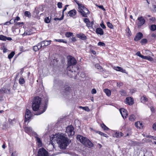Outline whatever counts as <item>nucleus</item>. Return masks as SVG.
I'll use <instances>...</instances> for the list:
<instances>
[{"label": "nucleus", "mask_w": 156, "mask_h": 156, "mask_svg": "<svg viewBox=\"0 0 156 156\" xmlns=\"http://www.w3.org/2000/svg\"><path fill=\"white\" fill-rule=\"evenodd\" d=\"M98 45L99 46H104L105 45V44L102 42H99L98 44Z\"/></svg>", "instance_id": "37998d69"}, {"label": "nucleus", "mask_w": 156, "mask_h": 156, "mask_svg": "<svg viewBox=\"0 0 156 156\" xmlns=\"http://www.w3.org/2000/svg\"><path fill=\"white\" fill-rule=\"evenodd\" d=\"M16 155H17V154L16 152H13L11 154L12 156H16Z\"/></svg>", "instance_id": "69168bd1"}, {"label": "nucleus", "mask_w": 156, "mask_h": 156, "mask_svg": "<svg viewBox=\"0 0 156 156\" xmlns=\"http://www.w3.org/2000/svg\"><path fill=\"white\" fill-rule=\"evenodd\" d=\"M123 136V134L122 132H119L117 133V136L119 137H121Z\"/></svg>", "instance_id": "49530a36"}, {"label": "nucleus", "mask_w": 156, "mask_h": 156, "mask_svg": "<svg viewBox=\"0 0 156 156\" xmlns=\"http://www.w3.org/2000/svg\"><path fill=\"white\" fill-rule=\"evenodd\" d=\"M150 29L152 31H154L156 30V25L154 24L152 25L151 26Z\"/></svg>", "instance_id": "bb28decb"}, {"label": "nucleus", "mask_w": 156, "mask_h": 156, "mask_svg": "<svg viewBox=\"0 0 156 156\" xmlns=\"http://www.w3.org/2000/svg\"><path fill=\"white\" fill-rule=\"evenodd\" d=\"M95 67L99 70H101L102 69L100 65L98 64H97L95 65Z\"/></svg>", "instance_id": "e433bc0d"}, {"label": "nucleus", "mask_w": 156, "mask_h": 156, "mask_svg": "<svg viewBox=\"0 0 156 156\" xmlns=\"http://www.w3.org/2000/svg\"><path fill=\"white\" fill-rule=\"evenodd\" d=\"M114 69L117 71L121 72L123 73L127 74V73L126 72V70L121 67L117 66L115 67V68Z\"/></svg>", "instance_id": "f3484780"}, {"label": "nucleus", "mask_w": 156, "mask_h": 156, "mask_svg": "<svg viewBox=\"0 0 156 156\" xmlns=\"http://www.w3.org/2000/svg\"><path fill=\"white\" fill-rule=\"evenodd\" d=\"M101 126L102 128L105 130H107L109 129L108 128L104 123L101 124Z\"/></svg>", "instance_id": "7c9ffc66"}, {"label": "nucleus", "mask_w": 156, "mask_h": 156, "mask_svg": "<svg viewBox=\"0 0 156 156\" xmlns=\"http://www.w3.org/2000/svg\"><path fill=\"white\" fill-rule=\"evenodd\" d=\"M55 41L57 42H63L65 43H66L67 42L64 41L63 39H55Z\"/></svg>", "instance_id": "72a5a7b5"}, {"label": "nucleus", "mask_w": 156, "mask_h": 156, "mask_svg": "<svg viewBox=\"0 0 156 156\" xmlns=\"http://www.w3.org/2000/svg\"><path fill=\"white\" fill-rule=\"evenodd\" d=\"M15 54V52L14 51L12 52L8 56V58L9 59H10L12 58Z\"/></svg>", "instance_id": "cd10ccee"}, {"label": "nucleus", "mask_w": 156, "mask_h": 156, "mask_svg": "<svg viewBox=\"0 0 156 156\" xmlns=\"http://www.w3.org/2000/svg\"><path fill=\"white\" fill-rule=\"evenodd\" d=\"M136 55L140 57V56L141 55L139 51H138L136 53Z\"/></svg>", "instance_id": "774afa93"}, {"label": "nucleus", "mask_w": 156, "mask_h": 156, "mask_svg": "<svg viewBox=\"0 0 156 156\" xmlns=\"http://www.w3.org/2000/svg\"><path fill=\"white\" fill-rule=\"evenodd\" d=\"M42 43H41V41L40 43H38L37 44V45H36L37 46V48H38L39 50L41 48V47H42Z\"/></svg>", "instance_id": "79ce46f5"}, {"label": "nucleus", "mask_w": 156, "mask_h": 156, "mask_svg": "<svg viewBox=\"0 0 156 156\" xmlns=\"http://www.w3.org/2000/svg\"><path fill=\"white\" fill-rule=\"evenodd\" d=\"M83 109L87 112L90 111V109L87 107H84L83 108Z\"/></svg>", "instance_id": "864d4df0"}, {"label": "nucleus", "mask_w": 156, "mask_h": 156, "mask_svg": "<svg viewBox=\"0 0 156 156\" xmlns=\"http://www.w3.org/2000/svg\"><path fill=\"white\" fill-rule=\"evenodd\" d=\"M69 6V5H66L65 6V8L63 9V11H62V14H63L64 15V12L67 9V7L68 6Z\"/></svg>", "instance_id": "13d9d810"}, {"label": "nucleus", "mask_w": 156, "mask_h": 156, "mask_svg": "<svg viewBox=\"0 0 156 156\" xmlns=\"http://www.w3.org/2000/svg\"><path fill=\"white\" fill-rule=\"evenodd\" d=\"M153 129L154 130H156V124L154 123L153 125Z\"/></svg>", "instance_id": "680f3d73"}, {"label": "nucleus", "mask_w": 156, "mask_h": 156, "mask_svg": "<svg viewBox=\"0 0 156 156\" xmlns=\"http://www.w3.org/2000/svg\"><path fill=\"white\" fill-rule=\"evenodd\" d=\"M46 109V106H44V107L43 110L41 112H39L38 114H36V115H40L41 114L43 113L45 111Z\"/></svg>", "instance_id": "a19ab883"}, {"label": "nucleus", "mask_w": 156, "mask_h": 156, "mask_svg": "<svg viewBox=\"0 0 156 156\" xmlns=\"http://www.w3.org/2000/svg\"><path fill=\"white\" fill-rule=\"evenodd\" d=\"M96 32L97 34H99L101 35H102L104 34V32L102 29L100 28H97Z\"/></svg>", "instance_id": "a211bd4d"}, {"label": "nucleus", "mask_w": 156, "mask_h": 156, "mask_svg": "<svg viewBox=\"0 0 156 156\" xmlns=\"http://www.w3.org/2000/svg\"><path fill=\"white\" fill-rule=\"evenodd\" d=\"M80 77L81 78H84L85 77V73L83 72H82L80 74Z\"/></svg>", "instance_id": "603ef678"}, {"label": "nucleus", "mask_w": 156, "mask_h": 156, "mask_svg": "<svg viewBox=\"0 0 156 156\" xmlns=\"http://www.w3.org/2000/svg\"><path fill=\"white\" fill-rule=\"evenodd\" d=\"M138 22L137 23L138 26L140 27L143 25L145 23V20L142 16L139 17L138 18Z\"/></svg>", "instance_id": "1a4fd4ad"}, {"label": "nucleus", "mask_w": 156, "mask_h": 156, "mask_svg": "<svg viewBox=\"0 0 156 156\" xmlns=\"http://www.w3.org/2000/svg\"><path fill=\"white\" fill-rule=\"evenodd\" d=\"M73 35V33L70 32H67L65 34L66 36L68 37H69L71 36H72Z\"/></svg>", "instance_id": "a878e982"}, {"label": "nucleus", "mask_w": 156, "mask_h": 156, "mask_svg": "<svg viewBox=\"0 0 156 156\" xmlns=\"http://www.w3.org/2000/svg\"><path fill=\"white\" fill-rule=\"evenodd\" d=\"M75 1L78 6L79 12L81 13L83 16L87 17V15L89 13V11L88 9L84 7L82 4H80L79 3V1L76 0H75Z\"/></svg>", "instance_id": "20e7f679"}, {"label": "nucleus", "mask_w": 156, "mask_h": 156, "mask_svg": "<svg viewBox=\"0 0 156 156\" xmlns=\"http://www.w3.org/2000/svg\"><path fill=\"white\" fill-rule=\"evenodd\" d=\"M48 151L44 148H41L39 149L37 156H48Z\"/></svg>", "instance_id": "39448f33"}, {"label": "nucleus", "mask_w": 156, "mask_h": 156, "mask_svg": "<svg viewBox=\"0 0 156 156\" xmlns=\"http://www.w3.org/2000/svg\"><path fill=\"white\" fill-rule=\"evenodd\" d=\"M119 110L122 117L123 118H124V117L126 118V116L128 115V114L126 110L123 108L120 109Z\"/></svg>", "instance_id": "9d476101"}, {"label": "nucleus", "mask_w": 156, "mask_h": 156, "mask_svg": "<svg viewBox=\"0 0 156 156\" xmlns=\"http://www.w3.org/2000/svg\"><path fill=\"white\" fill-rule=\"evenodd\" d=\"M126 33H127V34L128 36H129L131 35V32L129 27H128L126 29Z\"/></svg>", "instance_id": "2f4dec72"}, {"label": "nucleus", "mask_w": 156, "mask_h": 156, "mask_svg": "<svg viewBox=\"0 0 156 156\" xmlns=\"http://www.w3.org/2000/svg\"><path fill=\"white\" fill-rule=\"evenodd\" d=\"M1 92L2 93H5L10 94V89L5 88H2V89L1 90Z\"/></svg>", "instance_id": "4be33fe9"}, {"label": "nucleus", "mask_w": 156, "mask_h": 156, "mask_svg": "<svg viewBox=\"0 0 156 156\" xmlns=\"http://www.w3.org/2000/svg\"><path fill=\"white\" fill-rule=\"evenodd\" d=\"M62 2H58L57 4L58 7L59 8H61L62 7Z\"/></svg>", "instance_id": "8fccbe9b"}, {"label": "nucleus", "mask_w": 156, "mask_h": 156, "mask_svg": "<svg viewBox=\"0 0 156 156\" xmlns=\"http://www.w3.org/2000/svg\"><path fill=\"white\" fill-rule=\"evenodd\" d=\"M74 128L72 126H68L66 128V132L68 136H71L74 135Z\"/></svg>", "instance_id": "423d86ee"}, {"label": "nucleus", "mask_w": 156, "mask_h": 156, "mask_svg": "<svg viewBox=\"0 0 156 156\" xmlns=\"http://www.w3.org/2000/svg\"><path fill=\"white\" fill-rule=\"evenodd\" d=\"M123 85V83L122 82H117V86L119 87Z\"/></svg>", "instance_id": "de8ad7c7"}, {"label": "nucleus", "mask_w": 156, "mask_h": 156, "mask_svg": "<svg viewBox=\"0 0 156 156\" xmlns=\"http://www.w3.org/2000/svg\"><path fill=\"white\" fill-rule=\"evenodd\" d=\"M51 143L53 145V142H56L58 144L60 148L65 149L69 144L68 139L63 134H58L53 135L50 137Z\"/></svg>", "instance_id": "f257e3e1"}, {"label": "nucleus", "mask_w": 156, "mask_h": 156, "mask_svg": "<svg viewBox=\"0 0 156 156\" xmlns=\"http://www.w3.org/2000/svg\"><path fill=\"white\" fill-rule=\"evenodd\" d=\"M64 17V15L63 14H62V16L61 17L59 18H55L54 19V20L55 21L58 20H62L63 19Z\"/></svg>", "instance_id": "ea45409f"}, {"label": "nucleus", "mask_w": 156, "mask_h": 156, "mask_svg": "<svg viewBox=\"0 0 156 156\" xmlns=\"http://www.w3.org/2000/svg\"><path fill=\"white\" fill-rule=\"evenodd\" d=\"M147 137H149L153 139L154 140H156V137L152 136L151 135H148L146 136Z\"/></svg>", "instance_id": "09e8293b"}, {"label": "nucleus", "mask_w": 156, "mask_h": 156, "mask_svg": "<svg viewBox=\"0 0 156 156\" xmlns=\"http://www.w3.org/2000/svg\"><path fill=\"white\" fill-rule=\"evenodd\" d=\"M72 41H76V37H73L72 38Z\"/></svg>", "instance_id": "e2e57ef3"}, {"label": "nucleus", "mask_w": 156, "mask_h": 156, "mask_svg": "<svg viewBox=\"0 0 156 156\" xmlns=\"http://www.w3.org/2000/svg\"><path fill=\"white\" fill-rule=\"evenodd\" d=\"M135 119L136 117L134 115L132 114L129 115V119L130 121H135Z\"/></svg>", "instance_id": "393cba45"}, {"label": "nucleus", "mask_w": 156, "mask_h": 156, "mask_svg": "<svg viewBox=\"0 0 156 156\" xmlns=\"http://www.w3.org/2000/svg\"><path fill=\"white\" fill-rule=\"evenodd\" d=\"M152 7L153 8V10L156 12V5H153Z\"/></svg>", "instance_id": "0e129e2a"}, {"label": "nucleus", "mask_w": 156, "mask_h": 156, "mask_svg": "<svg viewBox=\"0 0 156 156\" xmlns=\"http://www.w3.org/2000/svg\"><path fill=\"white\" fill-rule=\"evenodd\" d=\"M70 17H73L76 14V10L73 9L69 11L68 13Z\"/></svg>", "instance_id": "dca6fc26"}, {"label": "nucleus", "mask_w": 156, "mask_h": 156, "mask_svg": "<svg viewBox=\"0 0 156 156\" xmlns=\"http://www.w3.org/2000/svg\"><path fill=\"white\" fill-rule=\"evenodd\" d=\"M24 14L25 16L28 17L30 16H31L30 12L29 11H25L24 12Z\"/></svg>", "instance_id": "4c0bfd02"}, {"label": "nucleus", "mask_w": 156, "mask_h": 156, "mask_svg": "<svg viewBox=\"0 0 156 156\" xmlns=\"http://www.w3.org/2000/svg\"><path fill=\"white\" fill-rule=\"evenodd\" d=\"M19 82L20 84H23L25 83V80L24 78L23 77H21L19 80Z\"/></svg>", "instance_id": "c85d7f7f"}, {"label": "nucleus", "mask_w": 156, "mask_h": 156, "mask_svg": "<svg viewBox=\"0 0 156 156\" xmlns=\"http://www.w3.org/2000/svg\"><path fill=\"white\" fill-rule=\"evenodd\" d=\"M40 105L33 103L32 108L34 111H37L39 110Z\"/></svg>", "instance_id": "4468645a"}, {"label": "nucleus", "mask_w": 156, "mask_h": 156, "mask_svg": "<svg viewBox=\"0 0 156 156\" xmlns=\"http://www.w3.org/2000/svg\"><path fill=\"white\" fill-rule=\"evenodd\" d=\"M31 116V112L28 109H27L26 110L25 122L29 120L30 119Z\"/></svg>", "instance_id": "0eeeda50"}, {"label": "nucleus", "mask_w": 156, "mask_h": 156, "mask_svg": "<svg viewBox=\"0 0 156 156\" xmlns=\"http://www.w3.org/2000/svg\"><path fill=\"white\" fill-rule=\"evenodd\" d=\"M76 37L81 39L82 40H85L87 39V37L84 34L82 33H80L79 34H77L76 35Z\"/></svg>", "instance_id": "ddd939ff"}, {"label": "nucleus", "mask_w": 156, "mask_h": 156, "mask_svg": "<svg viewBox=\"0 0 156 156\" xmlns=\"http://www.w3.org/2000/svg\"><path fill=\"white\" fill-rule=\"evenodd\" d=\"M120 94L122 96H125L126 95V92L124 90H121L119 91Z\"/></svg>", "instance_id": "473e14b6"}, {"label": "nucleus", "mask_w": 156, "mask_h": 156, "mask_svg": "<svg viewBox=\"0 0 156 156\" xmlns=\"http://www.w3.org/2000/svg\"><path fill=\"white\" fill-rule=\"evenodd\" d=\"M51 41H41L42 44H44L45 46H47L50 44Z\"/></svg>", "instance_id": "412c9836"}, {"label": "nucleus", "mask_w": 156, "mask_h": 156, "mask_svg": "<svg viewBox=\"0 0 156 156\" xmlns=\"http://www.w3.org/2000/svg\"><path fill=\"white\" fill-rule=\"evenodd\" d=\"M24 130L27 133H31L32 132V129L30 127H26L24 128Z\"/></svg>", "instance_id": "aec40b11"}, {"label": "nucleus", "mask_w": 156, "mask_h": 156, "mask_svg": "<svg viewBox=\"0 0 156 156\" xmlns=\"http://www.w3.org/2000/svg\"><path fill=\"white\" fill-rule=\"evenodd\" d=\"M135 125L136 127L137 128L140 129L143 127V124L140 121L135 122Z\"/></svg>", "instance_id": "6ab92c4d"}, {"label": "nucleus", "mask_w": 156, "mask_h": 156, "mask_svg": "<svg viewBox=\"0 0 156 156\" xmlns=\"http://www.w3.org/2000/svg\"><path fill=\"white\" fill-rule=\"evenodd\" d=\"M97 91L95 89H93L91 90V93L92 94H95L96 93Z\"/></svg>", "instance_id": "6e6d98bb"}, {"label": "nucleus", "mask_w": 156, "mask_h": 156, "mask_svg": "<svg viewBox=\"0 0 156 156\" xmlns=\"http://www.w3.org/2000/svg\"><path fill=\"white\" fill-rule=\"evenodd\" d=\"M68 62V67H67V69L69 70L68 73H71L72 74H71V77L73 76V74L75 72V71H72L70 69V66H72L75 65L76 63V59L73 57L71 56H69L67 57Z\"/></svg>", "instance_id": "f03ea898"}, {"label": "nucleus", "mask_w": 156, "mask_h": 156, "mask_svg": "<svg viewBox=\"0 0 156 156\" xmlns=\"http://www.w3.org/2000/svg\"><path fill=\"white\" fill-rule=\"evenodd\" d=\"M104 91L106 93V94L108 96H110L111 94L110 90L108 89H105L104 90Z\"/></svg>", "instance_id": "b1692460"}, {"label": "nucleus", "mask_w": 156, "mask_h": 156, "mask_svg": "<svg viewBox=\"0 0 156 156\" xmlns=\"http://www.w3.org/2000/svg\"><path fill=\"white\" fill-rule=\"evenodd\" d=\"M145 59H147L149 61H152L153 60V58L150 56H145Z\"/></svg>", "instance_id": "c9c22d12"}, {"label": "nucleus", "mask_w": 156, "mask_h": 156, "mask_svg": "<svg viewBox=\"0 0 156 156\" xmlns=\"http://www.w3.org/2000/svg\"><path fill=\"white\" fill-rule=\"evenodd\" d=\"M84 22L86 23L87 25L90 23L89 20L87 18H85L84 20Z\"/></svg>", "instance_id": "3c124183"}, {"label": "nucleus", "mask_w": 156, "mask_h": 156, "mask_svg": "<svg viewBox=\"0 0 156 156\" xmlns=\"http://www.w3.org/2000/svg\"><path fill=\"white\" fill-rule=\"evenodd\" d=\"M98 133L101 136H103L105 137H108L107 135L102 132L100 131H98Z\"/></svg>", "instance_id": "f704fd0d"}, {"label": "nucleus", "mask_w": 156, "mask_h": 156, "mask_svg": "<svg viewBox=\"0 0 156 156\" xmlns=\"http://www.w3.org/2000/svg\"><path fill=\"white\" fill-rule=\"evenodd\" d=\"M98 7L102 9L103 11H105V9L104 8L103 6L102 5H99Z\"/></svg>", "instance_id": "4d7b16f0"}, {"label": "nucleus", "mask_w": 156, "mask_h": 156, "mask_svg": "<svg viewBox=\"0 0 156 156\" xmlns=\"http://www.w3.org/2000/svg\"><path fill=\"white\" fill-rule=\"evenodd\" d=\"M33 49L35 51H37L39 50L38 48H37V47L36 45L33 47Z\"/></svg>", "instance_id": "5fc2aeb1"}, {"label": "nucleus", "mask_w": 156, "mask_h": 156, "mask_svg": "<svg viewBox=\"0 0 156 156\" xmlns=\"http://www.w3.org/2000/svg\"><path fill=\"white\" fill-rule=\"evenodd\" d=\"M100 26L103 29H105L106 28L105 26L103 23L101 24Z\"/></svg>", "instance_id": "052dcab7"}, {"label": "nucleus", "mask_w": 156, "mask_h": 156, "mask_svg": "<svg viewBox=\"0 0 156 156\" xmlns=\"http://www.w3.org/2000/svg\"><path fill=\"white\" fill-rule=\"evenodd\" d=\"M150 109H151V111L153 112V113H154L155 111V110H154V108L153 107H150Z\"/></svg>", "instance_id": "bf43d9fd"}, {"label": "nucleus", "mask_w": 156, "mask_h": 156, "mask_svg": "<svg viewBox=\"0 0 156 156\" xmlns=\"http://www.w3.org/2000/svg\"><path fill=\"white\" fill-rule=\"evenodd\" d=\"M142 37L143 34L142 33L139 32L136 34L134 40L135 41H137L140 40Z\"/></svg>", "instance_id": "f8f14e48"}, {"label": "nucleus", "mask_w": 156, "mask_h": 156, "mask_svg": "<svg viewBox=\"0 0 156 156\" xmlns=\"http://www.w3.org/2000/svg\"><path fill=\"white\" fill-rule=\"evenodd\" d=\"M107 25L108 27H109L110 29L113 28V26L109 22H107Z\"/></svg>", "instance_id": "58836bf2"}, {"label": "nucleus", "mask_w": 156, "mask_h": 156, "mask_svg": "<svg viewBox=\"0 0 156 156\" xmlns=\"http://www.w3.org/2000/svg\"><path fill=\"white\" fill-rule=\"evenodd\" d=\"M125 103L129 105H132L134 103L133 98L131 97H128L126 99Z\"/></svg>", "instance_id": "6e6552de"}, {"label": "nucleus", "mask_w": 156, "mask_h": 156, "mask_svg": "<svg viewBox=\"0 0 156 156\" xmlns=\"http://www.w3.org/2000/svg\"><path fill=\"white\" fill-rule=\"evenodd\" d=\"M41 99L38 96L35 97L33 100V103L40 105Z\"/></svg>", "instance_id": "9b49d317"}, {"label": "nucleus", "mask_w": 156, "mask_h": 156, "mask_svg": "<svg viewBox=\"0 0 156 156\" xmlns=\"http://www.w3.org/2000/svg\"><path fill=\"white\" fill-rule=\"evenodd\" d=\"M151 36L154 37V38L156 39V34H151Z\"/></svg>", "instance_id": "338daca9"}, {"label": "nucleus", "mask_w": 156, "mask_h": 156, "mask_svg": "<svg viewBox=\"0 0 156 156\" xmlns=\"http://www.w3.org/2000/svg\"><path fill=\"white\" fill-rule=\"evenodd\" d=\"M37 142L38 143V146L39 147H41L42 145V141L41 139L38 137V135H36L35 136Z\"/></svg>", "instance_id": "2eb2a0df"}, {"label": "nucleus", "mask_w": 156, "mask_h": 156, "mask_svg": "<svg viewBox=\"0 0 156 156\" xmlns=\"http://www.w3.org/2000/svg\"><path fill=\"white\" fill-rule=\"evenodd\" d=\"M45 22L47 23H48L50 22V20L48 17H46L44 20Z\"/></svg>", "instance_id": "a18cd8bd"}, {"label": "nucleus", "mask_w": 156, "mask_h": 156, "mask_svg": "<svg viewBox=\"0 0 156 156\" xmlns=\"http://www.w3.org/2000/svg\"><path fill=\"white\" fill-rule=\"evenodd\" d=\"M77 139L79 140L83 144L87 147L90 148L93 146V144L87 138L82 136L78 135L76 137Z\"/></svg>", "instance_id": "7ed1b4c3"}, {"label": "nucleus", "mask_w": 156, "mask_h": 156, "mask_svg": "<svg viewBox=\"0 0 156 156\" xmlns=\"http://www.w3.org/2000/svg\"><path fill=\"white\" fill-rule=\"evenodd\" d=\"M141 100L142 102L144 103L147 101L148 99L147 98L146 96L144 95L141 97Z\"/></svg>", "instance_id": "5701e85b"}, {"label": "nucleus", "mask_w": 156, "mask_h": 156, "mask_svg": "<svg viewBox=\"0 0 156 156\" xmlns=\"http://www.w3.org/2000/svg\"><path fill=\"white\" fill-rule=\"evenodd\" d=\"M147 42V40L146 39H143L141 41V42L142 44L146 43Z\"/></svg>", "instance_id": "c03bdc74"}, {"label": "nucleus", "mask_w": 156, "mask_h": 156, "mask_svg": "<svg viewBox=\"0 0 156 156\" xmlns=\"http://www.w3.org/2000/svg\"><path fill=\"white\" fill-rule=\"evenodd\" d=\"M7 37L2 35H0V40L5 41L6 40Z\"/></svg>", "instance_id": "c756f323"}]
</instances>
